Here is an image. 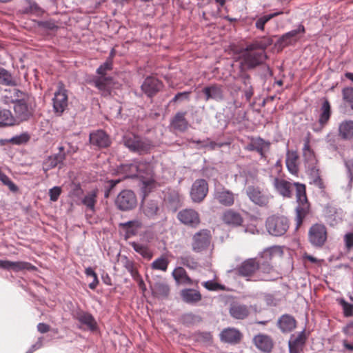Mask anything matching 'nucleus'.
Listing matches in <instances>:
<instances>
[{
  "label": "nucleus",
  "mask_w": 353,
  "mask_h": 353,
  "mask_svg": "<svg viewBox=\"0 0 353 353\" xmlns=\"http://www.w3.org/2000/svg\"><path fill=\"white\" fill-rule=\"evenodd\" d=\"M273 185L275 190L283 196L290 198L292 196V187H296V196L298 206L296 208V229L303 223L304 219L310 211V203L306 195V188L304 184L290 182L279 178L274 179Z\"/></svg>",
  "instance_id": "f257e3e1"
},
{
  "label": "nucleus",
  "mask_w": 353,
  "mask_h": 353,
  "mask_svg": "<svg viewBox=\"0 0 353 353\" xmlns=\"http://www.w3.org/2000/svg\"><path fill=\"white\" fill-rule=\"evenodd\" d=\"M128 178L139 177L142 181V190L145 196L157 186L154 177V168L151 163L144 161L134 162L122 166Z\"/></svg>",
  "instance_id": "f03ea898"
},
{
  "label": "nucleus",
  "mask_w": 353,
  "mask_h": 353,
  "mask_svg": "<svg viewBox=\"0 0 353 353\" xmlns=\"http://www.w3.org/2000/svg\"><path fill=\"white\" fill-rule=\"evenodd\" d=\"M267 45L263 41H255L245 48L243 57L248 68H254L261 65L265 59V50Z\"/></svg>",
  "instance_id": "7ed1b4c3"
},
{
  "label": "nucleus",
  "mask_w": 353,
  "mask_h": 353,
  "mask_svg": "<svg viewBox=\"0 0 353 353\" xmlns=\"http://www.w3.org/2000/svg\"><path fill=\"white\" fill-rule=\"evenodd\" d=\"M245 194L255 205L267 208L270 206L273 195L269 189L259 185H249L245 188Z\"/></svg>",
  "instance_id": "20e7f679"
},
{
  "label": "nucleus",
  "mask_w": 353,
  "mask_h": 353,
  "mask_svg": "<svg viewBox=\"0 0 353 353\" xmlns=\"http://www.w3.org/2000/svg\"><path fill=\"white\" fill-rule=\"evenodd\" d=\"M327 228L323 223L313 224L308 230V241L315 248H323L327 241Z\"/></svg>",
  "instance_id": "39448f33"
},
{
  "label": "nucleus",
  "mask_w": 353,
  "mask_h": 353,
  "mask_svg": "<svg viewBox=\"0 0 353 353\" xmlns=\"http://www.w3.org/2000/svg\"><path fill=\"white\" fill-rule=\"evenodd\" d=\"M290 226L289 220L283 216L272 215L265 222L268 233L272 236H281L285 234Z\"/></svg>",
  "instance_id": "423d86ee"
},
{
  "label": "nucleus",
  "mask_w": 353,
  "mask_h": 353,
  "mask_svg": "<svg viewBox=\"0 0 353 353\" xmlns=\"http://www.w3.org/2000/svg\"><path fill=\"white\" fill-rule=\"evenodd\" d=\"M124 144L130 150L139 154L148 153L153 148L151 141L134 134L125 136Z\"/></svg>",
  "instance_id": "0eeeda50"
},
{
  "label": "nucleus",
  "mask_w": 353,
  "mask_h": 353,
  "mask_svg": "<svg viewBox=\"0 0 353 353\" xmlns=\"http://www.w3.org/2000/svg\"><path fill=\"white\" fill-rule=\"evenodd\" d=\"M30 99L25 98L14 99L12 102L14 105V111L15 116V124L18 125L21 122L27 121L33 114V109L29 104Z\"/></svg>",
  "instance_id": "6e6552de"
},
{
  "label": "nucleus",
  "mask_w": 353,
  "mask_h": 353,
  "mask_svg": "<svg viewBox=\"0 0 353 353\" xmlns=\"http://www.w3.org/2000/svg\"><path fill=\"white\" fill-rule=\"evenodd\" d=\"M53 110L56 115L61 116L68 105V97L67 90L63 83L59 82L58 89L54 92L52 99Z\"/></svg>",
  "instance_id": "1a4fd4ad"
},
{
  "label": "nucleus",
  "mask_w": 353,
  "mask_h": 353,
  "mask_svg": "<svg viewBox=\"0 0 353 353\" xmlns=\"http://www.w3.org/2000/svg\"><path fill=\"white\" fill-rule=\"evenodd\" d=\"M212 240L211 232L202 229L196 232L192 238V249L195 252H201L208 249Z\"/></svg>",
  "instance_id": "9d476101"
},
{
  "label": "nucleus",
  "mask_w": 353,
  "mask_h": 353,
  "mask_svg": "<svg viewBox=\"0 0 353 353\" xmlns=\"http://www.w3.org/2000/svg\"><path fill=\"white\" fill-rule=\"evenodd\" d=\"M115 205L120 210H131L137 205V196L132 190H122L115 199Z\"/></svg>",
  "instance_id": "9b49d317"
},
{
  "label": "nucleus",
  "mask_w": 353,
  "mask_h": 353,
  "mask_svg": "<svg viewBox=\"0 0 353 353\" xmlns=\"http://www.w3.org/2000/svg\"><path fill=\"white\" fill-rule=\"evenodd\" d=\"M250 141L244 147V149L249 152H256L261 159H266V153L270 148V142L264 140L260 137H251L248 138Z\"/></svg>",
  "instance_id": "f8f14e48"
},
{
  "label": "nucleus",
  "mask_w": 353,
  "mask_h": 353,
  "mask_svg": "<svg viewBox=\"0 0 353 353\" xmlns=\"http://www.w3.org/2000/svg\"><path fill=\"white\" fill-rule=\"evenodd\" d=\"M260 261L256 258H250L245 260L236 268V272L239 276L246 278L250 281V278L259 270Z\"/></svg>",
  "instance_id": "ddd939ff"
},
{
  "label": "nucleus",
  "mask_w": 353,
  "mask_h": 353,
  "mask_svg": "<svg viewBox=\"0 0 353 353\" xmlns=\"http://www.w3.org/2000/svg\"><path fill=\"white\" fill-rule=\"evenodd\" d=\"M214 199L221 205L230 207L234 204L235 194L225 187L216 188L213 193Z\"/></svg>",
  "instance_id": "4468645a"
},
{
  "label": "nucleus",
  "mask_w": 353,
  "mask_h": 353,
  "mask_svg": "<svg viewBox=\"0 0 353 353\" xmlns=\"http://www.w3.org/2000/svg\"><path fill=\"white\" fill-rule=\"evenodd\" d=\"M208 192V183L205 179H197L192 185L190 196L195 203L201 202Z\"/></svg>",
  "instance_id": "2eb2a0df"
},
{
  "label": "nucleus",
  "mask_w": 353,
  "mask_h": 353,
  "mask_svg": "<svg viewBox=\"0 0 353 353\" xmlns=\"http://www.w3.org/2000/svg\"><path fill=\"white\" fill-rule=\"evenodd\" d=\"M177 218L182 223L192 228H196L201 223L199 214L193 209L181 210Z\"/></svg>",
  "instance_id": "dca6fc26"
},
{
  "label": "nucleus",
  "mask_w": 353,
  "mask_h": 353,
  "mask_svg": "<svg viewBox=\"0 0 353 353\" xmlns=\"http://www.w3.org/2000/svg\"><path fill=\"white\" fill-rule=\"evenodd\" d=\"M163 88V83L154 77H148L141 85L142 91L148 97H152Z\"/></svg>",
  "instance_id": "f3484780"
},
{
  "label": "nucleus",
  "mask_w": 353,
  "mask_h": 353,
  "mask_svg": "<svg viewBox=\"0 0 353 353\" xmlns=\"http://www.w3.org/2000/svg\"><path fill=\"white\" fill-rule=\"evenodd\" d=\"M94 86L101 92L103 96H109L113 84V78L110 76H97L92 79Z\"/></svg>",
  "instance_id": "a211bd4d"
},
{
  "label": "nucleus",
  "mask_w": 353,
  "mask_h": 353,
  "mask_svg": "<svg viewBox=\"0 0 353 353\" xmlns=\"http://www.w3.org/2000/svg\"><path fill=\"white\" fill-rule=\"evenodd\" d=\"M203 93L205 96V101L213 99L216 101H221L224 99V90L223 85L217 83H213L205 87Z\"/></svg>",
  "instance_id": "6ab92c4d"
},
{
  "label": "nucleus",
  "mask_w": 353,
  "mask_h": 353,
  "mask_svg": "<svg viewBox=\"0 0 353 353\" xmlns=\"http://www.w3.org/2000/svg\"><path fill=\"white\" fill-rule=\"evenodd\" d=\"M305 29L303 25H299L298 28L292 30L285 34H284L278 41V44L281 48H285L288 46L292 45L296 43L299 37L298 34L299 33H305Z\"/></svg>",
  "instance_id": "aec40b11"
},
{
  "label": "nucleus",
  "mask_w": 353,
  "mask_h": 353,
  "mask_svg": "<svg viewBox=\"0 0 353 353\" xmlns=\"http://www.w3.org/2000/svg\"><path fill=\"white\" fill-rule=\"evenodd\" d=\"M243 338L242 333L234 327H228L220 333L221 341L230 344H238Z\"/></svg>",
  "instance_id": "412c9836"
},
{
  "label": "nucleus",
  "mask_w": 353,
  "mask_h": 353,
  "mask_svg": "<svg viewBox=\"0 0 353 353\" xmlns=\"http://www.w3.org/2000/svg\"><path fill=\"white\" fill-rule=\"evenodd\" d=\"M90 142L99 148H107L110 145L109 136L103 130H97L90 133Z\"/></svg>",
  "instance_id": "4be33fe9"
},
{
  "label": "nucleus",
  "mask_w": 353,
  "mask_h": 353,
  "mask_svg": "<svg viewBox=\"0 0 353 353\" xmlns=\"http://www.w3.org/2000/svg\"><path fill=\"white\" fill-rule=\"evenodd\" d=\"M283 254L282 248L279 245H274L263 250L259 254V257L262 261L271 263L274 259L282 257Z\"/></svg>",
  "instance_id": "5701e85b"
},
{
  "label": "nucleus",
  "mask_w": 353,
  "mask_h": 353,
  "mask_svg": "<svg viewBox=\"0 0 353 353\" xmlns=\"http://www.w3.org/2000/svg\"><path fill=\"white\" fill-rule=\"evenodd\" d=\"M229 313L234 319H244L248 316L250 310L247 305L234 302L230 304Z\"/></svg>",
  "instance_id": "b1692460"
},
{
  "label": "nucleus",
  "mask_w": 353,
  "mask_h": 353,
  "mask_svg": "<svg viewBox=\"0 0 353 353\" xmlns=\"http://www.w3.org/2000/svg\"><path fill=\"white\" fill-rule=\"evenodd\" d=\"M339 137L345 141L353 139V121L344 120L339 125L338 128Z\"/></svg>",
  "instance_id": "393cba45"
},
{
  "label": "nucleus",
  "mask_w": 353,
  "mask_h": 353,
  "mask_svg": "<svg viewBox=\"0 0 353 353\" xmlns=\"http://www.w3.org/2000/svg\"><path fill=\"white\" fill-rule=\"evenodd\" d=\"M74 318L90 330H95L97 323L93 316L85 311L79 310L74 314Z\"/></svg>",
  "instance_id": "a878e982"
},
{
  "label": "nucleus",
  "mask_w": 353,
  "mask_h": 353,
  "mask_svg": "<svg viewBox=\"0 0 353 353\" xmlns=\"http://www.w3.org/2000/svg\"><path fill=\"white\" fill-rule=\"evenodd\" d=\"M66 155L63 154H56L48 156L46 158L42 163L43 170L47 173L49 170L54 168L59 164H61L65 159Z\"/></svg>",
  "instance_id": "bb28decb"
},
{
  "label": "nucleus",
  "mask_w": 353,
  "mask_h": 353,
  "mask_svg": "<svg viewBox=\"0 0 353 353\" xmlns=\"http://www.w3.org/2000/svg\"><path fill=\"white\" fill-rule=\"evenodd\" d=\"M186 112H179L172 119L170 125L176 130L185 132L188 129L189 123L185 119Z\"/></svg>",
  "instance_id": "cd10ccee"
},
{
  "label": "nucleus",
  "mask_w": 353,
  "mask_h": 353,
  "mask_svg": "<svg viewBox=\"0 0 353 353\" xmlns=\"http://www.w3.org/2000/svg\"><path fill=\"white\" fill-rule=\"evenodd\" d=\"M306 336L304 332H300L296 336L292 337L289 341L290 353H300L304 347Z\"/></svg>",
  "instance_id": "c85d7f7f"
},
{
  "label": "nucleus",
  "mask_w": 353,
  "mask_h": 353,
  "mask_svg": "<svg viewBox=\"0 0 353 353\" xmlns=\"http://www.w3.org/2000/svg\"><path fill=\"white\" fill-rule=\"evenodd\" d=\"M253 341L258 349L265 352H270L273 347L272 340L267 335H256L254 337Z\"/></svg>",
  "instance_id": "c756f323"
},
{
  "label": "nucleus",
  "mask_w": 353,
  "mask_h": 353,
  "mask_svg": "<svg viewBox=\"0 0 353 353\" xmlns=\"http://www.w3.org/2000/svg\"><path fill=\"white\" fill-rule=\"evenodd\" d=\"M222 220L225 224L234 226H239L243 223L241 214L232 210H226L223 214Z\"/></svg>",
  "instance_id": "7c9ffc66"
},
{
  "label": "nucleus",
  "mask_w": 353,
  "mask_h": 353,
  "mask_svg": "<svg viewBox=\"0 0 353 353\" xmlns=\"http://www.w3.org/2000/svg\"><path fill=\"white\" fill-rule=\"evenodd\" d=\"M320 111L319 123L321 128H323L328 123L332 114L331 105L327 99H323Z\"/></svg>",
  "instance_id": "2f4dec72"
},
{
  "label": "nucleus",
  "mask_w": 353,
  "mask_h": 353,
  "mask_svg": "<svg viewBox=\"0 0 353 353\" xmlns=\"http://www.w3.org/2000/svg\"><path fill=\"white\" fill-rule=\"evenodd\" d=\"M296 324L295 319L289 314L281 316L278 321V326L283 332H291L296 327Z\"/></svg>",
  "instance_id": "473e14b6"
},
{
  "label": "nucleus",
  "mask_w": 353,
  "mask_h": 353,
  "mask_svg": "<svg viewBox=\"0 0 353 353\" xmlns=\"http://www.w3.org/2000/svg\"><path fill=\"white\" fill-rule=\"evenodd\" d=\"M299 155L296 151H288L286 154L285 163L289 172L296 174L299 172Z\"/></svg>",
  "instance_id": "72a5a7b5"
},
{
  "label": "nucleus",
  "mask_w": 353,
  "mask_h": 353,
  "mask_svg": "<svg viewBox=\"0 0 353 353\" xmlns=\"http://www.w3.org/2000/svg\"><path fill=\"white\" fill-rule=\"evenodd\" d=\"M303 155L305 161L307 163V168L310 170L314 166H317V160L314 151L310 148L309 141L304 143L303 148Z\"/></svg>",
  "instance_id": "f704fd0d"
},
{
  "label": "nucleus",
  "mask_w": 353,
  "mask_h": 353,
  "mask_svg": "<svg viewBox=\"0 0 353 353\" xmlns=\"http://www.w3.org/2000/svg\"><path fill=\"white\" fill-rule=\"evenodd\" d=\"M259 261L260 267L259 270H260L264 274V276L261 277L259 280L265 281L274 280L276 277L273 276L272 274L275 273V270L272 263L267 261Z\"/></svg>",
  "instance_id": "c9c22d12"
},
{
  "label": "nucleus",
  "mask_w": 353,
  "mask_h": 353,
  "mask_svg": "<svg viewBox=\"0 0 353 353\" xmlns=\"http://www.w3.org/2000/svg\"><path fill=\"white\" fill-rule=\"evenodd\" d=\"M183 300L188 303H195L201 300V293L194 289L183 290L181 292Z\"/></svg>",
  "instance_id": "e433bc0d"
},
{
  "label": "nucleus",
  "mask_w": 353,
  "mask_h": 353,
  "mask_svg": "<svg viewBox=\"0 0 353 353\" xmlns=\"http://www.w3.org/2000/svg\"><path fill=\"white\" fill-rule=\"evenodd\" d=\"M172 276L177 283L192 285L193 281L188 275L185 270L182 267L176 268L172 272Z\"/></svg>",
  "instance_id": "4c0bfd02"
},
{
  "label": "nucleus",
  "mask_w": 353,
  "mask_h": 353,
  "mask_svg": "<svg viewBox=\"0 0 353 353\" xmlns=\"http://www.w3.org/2000/svg\"><path fill=\"white\" fill-rule=\"evenodd\" d=\"M143 214L150 219H154L158 214L159 205L156 201H145L142 205Z\"/></svg>",
  "instance_id": "58836bf2"
},
{
  "label": "nucleus",
  "mask_w": 353,
  "mask_h": 353,
  "mask_svg": "<svg viewBox=\"0 0 353 353\" xmlns=\"http://www.w3.org/2000/svg\"><path fill=\"white\" fill-rule=\"evenodd\" d=\"M15 124V119L9 110L0 109V128L12 126Z\"/></svg>",
  "instance_id": "ea45409f"
},
{
  "label": "nucleus",
  "mask_w": 353,
  "mask_h": 353,
  "mask_svg": "<svg viewBox=\"0 0 353 353\" xmlns=\"http://www.w3.org/2000/svg\"><path fill=\"white\" fill-rule=\"evenodd\" d=\"M130 245L135 252L141 254L143 258L150 260L153 256V253L147 245L141 244L137 242H130Z\"/></svg>",
  "instance_id": "a19ab883"
},
{
  "label": "nucleus",
  "mask_w": 353,
  "mask_h": 353,
  "mask_svg": "<svg viewBox=\"0 0 353 353\" xmlns=\"http://www.w3.org/2000/svg\"><path fill=\"white\" fill-rule=\"evenodd\" d=\"M342 100L343 105L353 110V87L347 86L341 90Z\"/></svg>",
  "instance_id": "79ce46f5"
},
{
  "label": "nucleus",
  "mask_w": 353,
  "mask_h": 353,
  "mask_svg": "<svg viewBox=\"0 0 353 353\" xmlns=\"http://www.w3.org/2000/svg\"><path fill=\"white\" fill-rule=\"evenodd\" d=\"M97 190H92L88 192L84 197L82 199V203L86 206V208L92 212L94 211L95 205L97 203Z\"/></svg>",
  "instance_id": "37998d69"
},
{
  "label": "nucleus",
  "mask_w": 353,
  "mask_h": 353,
  "mask_svg": "<svg viewBox=\"0 0 353 353\" xmlns=\"http://www.w3.org/2000/svg\"><path fill=\"white\" fill-rule=\"evenodd\" d=\"M283 12L282 11L280 12H276L274 13L265 14L263 16H261L256 19L255 22V27L257 30L263 31L265 29V25L272 19L282 14Z\"/></svg>",
  "instance_id": "c03bdc74"
},
{
  "label": "nucleus",
  "mask_w": 353,
  "mask_h": 353,
  "mask_svg": "<svg viewBox=\"0 0 353 353\" xmlns=\"http://www.w3.org/2000/svg\"><path fill=\"white\" fill-rule=\"evenodd\" d=\"M169 264L168 259L165 256H161L159 258L155 259L151 263V268L155 270H161L163 272H165L168 269Z\"/></svg>",
  "instance_id": "a18cd8bd"
},
{
  "label": "nucleus",
  "mask_w": 353,
  "mask_h": 353,
  "mask_svg": "<svg viewBox=\"0 0 353 353\" xmlns=\"http://www.w3.org/2000/svg\"><path fill=\"white\" fill-rule=\"evenodd\" d=\"M0 181L5 186H7L9 190L12 192H17L19 190L17 185L5 174L2 172L0 168Z\"/></svg>",
  "instance_id": "49530a36"
},
{
  "label": "nucleus",
  "mask_w": 353,
  "mask_h": 353,
  "mask_svg": "<svg viewBox=\"0 0 353 353\" xmlns=\"http://www.w3.org/2000/svg\"><path fill=\"white\" fill-rule=\"evenodd\" d=\"M0 83L5 85H14L15 81L12 74L6 69L0 68Z\"/></svg>",
  "instance_id": "de8ad7c7"
},
{
  "label": "nucleus",
  "mask_w": 353,
  "mask_h": 353,
  "mask_svg": "<svg viewBox=\"0 0 353 353\" xmlns=\"http://www.w3.org/2000/svg\"><path fill=\"white\" fill-rule=\"evenodd\" d=\"M36 269L35 266L32 265L30 263L25 262V261H16L12 262L11 265V270L14 272H19L22 270H34Z\"/></svg>",
  "instance_id": "09e8293b"
},
{
  "label": "nucleus",
  "mask_w": 353,
  "mask_h": 353,
  "mask_svg": "<svg viewBox=\"0 0 353 353\" xmlns=\"http://www.w3.org/2000/svg\"><path fill=\"white\" fill-rule=\"evenodd\" d=\"M310 174L314 178V183L321 189L325 188V185L323 179L320 176L319 169L317 166H314L311 168Z\"/></svg>",
  "instance_id": "8fccbe9b"
},
{
  "label": "nucleus",
  "mask_w": 353,
  "mask_h": 353,
  "mask_svg": "<svg viewBox=\"0 0 353 353\" xmlns=\"http://www.w3.org/2000/svg\"><path fill=\"white\" fill-rule=\"evenodd\" d=\"M112 70V61L110 57L105 63L101 65L97 70L98 76H107V72Z\"/></svg>",
  "instance_id": "3c124183"
},
{
  "label": "nucleus",
  "mask_w": 353,
  "mask_h": 353,
  "mask_svg": "<svg viewBox=\"0 0 353 353\" xmlns=\"http://www.w3.org/2000/svg\"><path fill=\"white\" fill-rule=\"evenodd\" d=\"M339 303L343 308V315L345 317L353 316V304L347 302L344 299H341Z\"/></svg>",
  "instance_id": "603ef678"
},
{
  "label": "nucleus",
  "mask_w": 353,
  "mask_h": 353,
  "mask_svg": "<svg viewBox=\"0 0 353 353\" xmlns=\"http://www.w3.org/2000/svg\"><path fill=\"white\" fill-rule=\"evenodd\" d=\"M179 259L181 265L186 266L188 268L194 269L197 267V263L190 256H183Z\"/></svg>",
  "instance_id": "864d4df0"
},
{
  "label": "nucleus",
  "mask_w": 353,
  "mask_h": 353,
  "mask_svg": "<svg viewBox=\"0 0 353 353\" xmlns=\"http://www.w3.org/2000/svg\"><path fill=\"white\" fill-rule=\"evenodd\" d=\"M124 267L128 270V272H130L133 279H135L139 276H140L137 268V266L133 261L127 260L124 265Z\"/></svg>",
  "instance_id": "5fc2aeb1"
},
{
  "label": "nucleus",
  "mask_w": 353,
  "mask_h": 353,
  "mask_svg": "<svg viewBox=\"0 0 353 353\" xmlns=\"http://www.w3.org/2000/svg\"><path fill=\"white\" fill-rule=\"evenodd\" d=\"M203 286L210 291L217 290H225V288L224 285L218 283L214 282L213 281H208L202 283Z\"/></svg>",
  "instance_id": "6e6d98bb"
},
{
  "label": "nucleus",
  "mask_w": 353,
  "mask_h": 353,
  "mask_svg": "<svg viewBox=\"0 0 353 353\" xmlns=\"http://www.w3.org/2000/svg\"><path fill=\"white\" fill-rule=\"evenodd\" d=\"M29 139V134L27 133H23L20 135L13 137L12 139H10V142L13 144L20 145L27 143Z\"/></svg>",
  "instance_id": "4d7b16f0"
},
{
  "label": "nucleus",
  "mask_w": 353,
  "mask_h": 353,
  "mask_svg": "<svg viewBox=\"0 0 353 353\" xmlns=\"http://www.w3.org/2000/svg\"><path fill=\"white\" fill-rule=\"evenodd\" d=\"M141 223L138 220L130 221L125 223H121V226L127 230H130L131 228L134 229V230H138L141 228Z\"/></svg>",
  "instance_id": "13d9d810"
},
{
  "label": "nucleus",
  "mask_w": 353,
  "mask_h": 353,
  "mask_svg": "<svg viewBox=\"0 0 353 353\" xmlns=\"http://www.w3.org/2000/svg\"><path fill=\"white\" fill-rule=\"evenodd\" d=\"M343 241L347 251L353 250V232L345 234L343 237Z\"/></svg>",
  "instance_id": "bf43d9fd"
},
{
  "label": "nucleus",
  "mask_w": 353,
  "mask_h": 353,
  "mask_svg": "<svg viewBox=\"0 0 353 353\" xmlns=\"http://www.w3.org/2000/svg\"><path fill=\"white\" fill-rule=\"evenodd\" d=\"M170 289L165 283H157L155 285V292L157 294L161 296H167L169 293Z\"/></svg>",
  "instance_id": "052dcab7"
},
{
  "label": "nucleus",
  "mask_w": 353,
  "mask_h": 353,
  "mask_svg": "<svg viewBox=\"0 0 353 353\" xmlns=\"http://www.w3.org/2000/svg\"><path fill=\"white\" fill-rule=\"evenodd\" d=\"M61 193V188L58 186H55L49 190V196L50 201H57Z\"/></svg>",
  "instance_id": "680f3d73"
},
{
  "label": "nucleus",
  "mask_w": 353,
  "mask_h": 353,
  "mask_svg": "<svg viewBox=\"0 0 353 353\" xmlns=\"http://www.w3.org/2000/svg\"><path fill=\"white\" fill-rule=\"evenodd\" d=\"M191 91L178 92L170 101V103H176L181 100H189Z\"/></svg>",
  "instance_id": "e2e57ef3"
},
{
  "label": "nucleus",
  "mask_w": 353,
  "mask_h": 353,
  "mask_svg": "<svg viewBox=\"0 0 353 353\" xmlns=\"http://www.w3.org/2000/svg\"><path fill=\"white\" fill-rule=\"evenodd\" d=\"M121 181L119 179L118 180H110L107 182L108 185L106 187L105 191V197L108 198L109 197L112 190L114 189V188Z\"/></svg>",
  "instance_id": "0e129e2a"
},
{
  "label": "nucleus",
  "mask_w": 353,
  "mask_h": 353,
  "mask_svg": "<svg viewBox=\"0 0 353 353\" xmlns=\"http://www.w3.org/2000/svg\"><path fill=\"white\" fill-rule=\"evenodd\" d=\"M27 11L37 15L43 12L42 9L35 2L30 3L29 7L27 8Z\"/></svg>",
  "instance_id": "69168bd1"
},
{
  "label": "nucleus",
  "mask_w": 353,
  "mask_h": 353,
  "mask_svg": "<svg viewBox=\"0 0 353 353\" xmlns=\"http://www.w3.org/2000/svg\"><path fill=\"white\" fill-rule=\"evenodd\" d=\"M345 168L347 170L348 177L350 182H353V160H348L345 162Z\"/></svg>",
  "instance_id": "338daca9"
},
{
  "label": "nucleus",
  "mask_w": 353,
  "mask_h": 353,
  "mask_svg": "<svg viewBox=\"0 0 353 353\" xmlns=\"http://www.w3.org/2000/svg\"><path fill=\"white\" fill-rule=\"evenodd\" d=\"M343 332L349 336H353V321L348 323L343 328Z\"/></svg>",
  "instance_id": "774afa93"
}]
</instances>
